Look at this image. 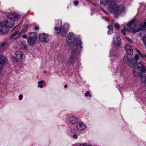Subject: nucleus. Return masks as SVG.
Masks as SVG:
<instances>
[{"mask_svg": "<svg viewBox=\"0 0 146 146\" xmlns=\"http://www.w3.org/2000/svg\"><path fill=\"white\" fill-rule=\"evenodd\" d=\"M7 43L6 42H3L0 44V51L1 52H3L5 50L7 47Z\"/></svg>", "mask_w": 146, "mask_h": 146, "instance_id": "obj_15", "label": "nucleus"}, {"mask_svg": "<svg viewBox=\"0 0 146 146\" xmlns=\"http://www.w3.org/2000/svg\"><path fill=\"white\" fill-rule=\"evenodd\" d=\"M113 52L112 50H111L110 51V55L111 56H112L113 57H117V56L116 54H114L113 53H112Z\"/></svg>", "mask_w": 146, "mask_h": 146, "instance_id": "obj_24", "label": "nucleus"}, {"mask_svg": "<svg viewBox=\"0 0 146 146\" xmlns=\"http://www.w3.org/2000/svg\"><path fill=\"white\" fill-rule=\"evenodd\" d=\"M27 43L30 46H33L35 44L37 40V37L33 33H29L28 34Z\"/></svg>", "mask_w": 146, "mask_h": 146, "instance_id": "obj_7", "label": "nucleus"}, {"mask_svg": "<svg viewBox=\"0 0 146 146\" xmlns=\"http://www.w3.org/2000/svg\"><path fill=\"white\" fill-rule=\"evenodd\" d=\"M35 30L36 31L38 30L39 29V27L38 26H36L34 28Z\"/></svg>", "mask_w": 146, "mask_h": 146, "instance_id": "obj_31", "label": "nucleus"}, {"mask_svg": "<svg viewBox=\"0 0 146 146\" xmlns=\"http://www.w3.org/2000/svg\"><path fill=\"white\" fill-rule=\"evenodd\" d=\"M16 27H15V28H14L13 29V30H13L15 29V28Z\"/></svg>", "mask_w": 146, "mask_h": 146, "instance_id": "obj_47", "label": "nucleus"}, {"mask_svg": "<svg viewBox=\"0 0 146 146\" xmlns=\"http://www.w3.org/2000/svg\"><path fill=\"white\" fill-rule=\"evenodd\" d=\"M14 48H17V46H14Z\"/></svg>", "mask_w": 146, "mask_h": 146, "instance_id": "obj_46", "label": "nucleus"}, {"mask_svg": "<svg viewBox=\"0 0 146 146\" xmlns=\"http://www.w3.org/2000/svg\"><path fill=\"white\" fill-rule=\"evenodd\" d=\"M91 3L92 4V5H94V6H96V7H97V5L96 4V3L94 4L93 3H92V2Z\"/></svg>", "mask_w": 146, "mask_h": 146, "instance_id": "obj_42", "label": "nucleus"}, {"mask_svg": "<svg viewBox=\"0 0 146 146\" xmlns=\"http://www.w3.org/2000/svg\"><path fill=\"white\" fill-rule=\"evenodd\" d=\"M20 18L19 13H9L7 18L3 22H0V34L5 36L8 31V28H11L14 25L15 21L18 20Z\"/></svg>", "mask_w": 146, "mask_h": 146, "instance_id": "obj_2", "label": "nucleus"}, {"mask_svg": "<svg viewBox=\"0 0 146 146\" xmlns=\"http://www.w3.org/2000/svg\"><path fill=\"white\" fill-rule=\"evenodd\" d=\"M72 137L74 139H77V136L76 134H75L73 135Z\"/></svg>", "mask_w": 146, "mask_h": 146, "instance_id": "obj_30", "label": "nucleus"}, {"mask_svg": "<svg viewBox=\"0 0 146 146\" xmlns=\"http://www.w3.org/2000/svg\"><path fill=\"white\" fill-rule=\"evenodd\" d=\"M142 57L144 59H145L146 60V54L143 53V56H142Z\"/></svg>", "mask_w": 146, "mask_h": 146, "instance_id": "obj_37", "label": "nucleus"}, {"mask_svg": "<svg viewBox=\"0 0 146 146\" xmlns=\"http://www.w3.org/2000/svg\"><path fill=\"white\" fill-rule=\"evenodd\" d=\"M107 28L108 29V34H110L113 32V27L111 25H110L107 27Z\"/></svg>", "mask_w": 146, "mask_h": 146, "instance_id": "obj_16", "label": "nucleus"}, {"mask_svg": "<svg viewBox=\"0 0 146 146\" xmlns=\"http://www.w3.org/2000/svg\"><path fill=\"white\" fill-rule=\"evenodd\" d=\"M27 29H25V28L24 29H23V30H22L21 32V33H24V32L25 31L27 30Z\"/></svg>", "mask_w": 146, "mask_h": 146, "instance_id": "obj_38", "label": "nucleus"}, {"mask_svg": "<svg viewBox=\"0 0 146 146\" xmlns=\"http://www.w3.org/2000/svg\"><path fill=\"white\" fill-rule=\"evenodd\" d=\"M64 87L65 88H66L67 87V84L65 85L64 86Z\"/></svg>", "mask_w": 146, "mask_h": 146, "instance_id": "obj_43", "label": "nucleus"}, {"mask_svg": "<svg viewBox=\"0 0 146 146\" xmlns=\"http://www.w3.org/2000/svg\"><path fill=\"white\" fill-rule=\"evenodd\" d=\"M117 0H100L101 5L105 6L108 5L111 12L115 14H120L123 10L121 6H118L116 4Z\"/></svg>", "mask_w": 146, "mask_h": 146, "instance_id": "obj_3", "label": "nucleus"}, {"mask_svg": "<svg viewBox=\"0 0 146 146\" xmlns=\"http://www.w3.org/2000/svg\"><path fill=\"white\" fill-rule=\"evenodd\" d=\"M131 23H132V20L131 21H129V22L127 23L126 25V26L125 27H124L123 29H122L121 30V33L123 35H126L125 33V31H128L129 32H132L133 33H136V32H133L130 31H129V30L127 29H128V28L129 27H128V25L129 24V25H130L131 24Z\"/></svg>", "mask_w": 146, "mask_h": 146, "instance_id": "obj_12", "label": "nucleus"}, {"mask_svg": "<svg viewBox=\"0 0 146 146\" xmlns=\"http://www.w3.org/2000/svg\"><path fill=\"white\" fill-rule=\"evenodd\" d=\"M126 38L127 39V40L129 41L131 43H133V40L131 39V38H129L127 37H126Z\"/></svg>", "mask_w": 146, "mask_h": 146, "instance_id": "obj_28", "label": "nucleus"}, {"mask_svg": "<svg viewBox=\"0 0 146 146\" xmlns=\"http://www.w3.org/2000/svg\"><path fill=\"white\" fill-rule=\"evenodd\" d=\"M61 20L58 19L56 22L55 26L54 29L56 31H58L61 35L62 36H65L67 32L69 27L68 24H65L63 26H62Z\"/></svg>", "mask_w": 146, "mask_h": 146, "instance_id": "obj_5", "label": "nucleus"}, {"mask_svg": "<svg viewBox=\"0 0 146 146\" xmlns=\"http://www.w3.org/2000/svg\"><path fill=\"white\" fill-rule=\"evenodd\" d=\"M77 129L79 131H83L86 128V126L82 123L79 122H78L76 126Z\"/></svg>", "mask_w": 146, "mask_h": 146, "instance_id": "obj_11", "label": "nucleus"}, {"mask_svg": "<svg viewBox=\"0 0 146 146\" xmlns=\"http://www.w3.org/2000/svg\"><path fill=\"white\" fill-rule=\"evenodd\" d=\"M140 79L142 82L146 83V75L140 76Z\"/></svg>", "mask_w": 146, "mask_h": 146, "instance_id": "obj_18", "label": "nucleus"}, {"mask_svg": "<svg viewBox=\"0 0 146 146\" xmlns=\"http://www.w3.org/2000/svg\"><path fill=\"white\" fill-rule=\"evenodd\" d=\"M44 82V81L41 80V81H38V83L39 84H42Z\"/></svg>", "mask_w": 146, "mask_h": 146, "instance_id": "obj_33", "label": "nucleus"}, {"mask_svg": "<svg viewBox=\"0 0 146 146\" xmlns=\"http://www.w3.org/2000/svg\"><path fill=\"white\" fill-rule=\"evenodd\" d=\"M46 71H45L44 72V73H46Z\"/></svg>", "mask_w": 146, "mask_h": 146, "instance_id": "obj_48", "label": "nucleus"}, {"mask_svg": "<svg viewBox=\"0 0 146 146\" xmlns=\"http://www.w3.org/2000/svg\"><path fill=\"white\" fill-rule=\"evenodd\" d=\"M78 3V2L77 1H76L74 2V4L75 6H76L77 5Z\"/></svg>", "mask_w": 146, "mask_h": 146, "instance_id": "obj_32", "label": "nucleus"}, {"mask_svg": "<svg viewBox=\"0 0 146 146\" xmlns=\"http://www.w3.org/2000/svg\"><path fill=\"white\" fill-rule=\"evenodd\" d=\"M85 96L86 97H87L88 96L89 97H90L91 96V95L90 94V92L89 91H87L86 93L85 94Z\"/></svg>", "mask_w": 146, "mask_h": 146, "instance_id": "obj_25", "label": "nucleus"}, {"mask_svg": "<svg viewBox=\"0 0 146 146\" xmlns=\"http://www.w3.org/2000/svg\"><path fill=\"white\" fill-rule=\"evenodd\" d=\"M78 146H92V145L90 144H87L86 143H83L80 144Z\"/></svg>", "mask_w": 146, "mask_h": 146, "instance_id": "obj_23", "label": "nucleus"}, {"mask_svg": "<svg viewBox=\"0 0 146 146\" xmlns=\"http://www.w3.org/2000/svg\"><path fill=\"white\" fill-rule=\"evenodd\" d=\"M18 45L20 46H22L24 43H25V42L23 40H19L17 42Z\"/></svg>", "mask_w": 146, "mask_h": 146, "instance_id": "obj_19", "label": "nucleus"}, {"mask_svg": "<svg viewBox=\"0 0 146 146\" xmlns=\"http://www.w3.org/2000/svg\"><path fill=\"white\" fill-rule=\"evenodd\" d=\"M23 23V22H21L19 24L20 25H21Z\"/></svg>", "mask_w": 146, "mask_h": 146, "instance_id": "obj_45", "label": "nucleus"}, {"mask_svg": "<svg viewBox=\"0 0 146 146\" xmlns=\"http://www.w3.org/2000/svg\"><path fill=\"white\" fill-rule=\"evenodd\" d=\"M114 27L115 28L117 29H118L119 28V25L117 23L115 24Z\"/></svg>", "mask_w": 146, "mask_h": 146, "instance_id": "obj_26", "label": "nucleus"}, {"mask_svg": "<svg viewBox=\"0 0 146 146\" xmlns=\"http://www.w3.org/2000/svg\"><path fill=\"white\" fill-rule=\"evenodd\" d=\"M48 35L44 33L41 34L39 35V40L43 42H47L48 41Z\"/></svg>", "mask_w": 146, "mask_h": 146, "instance_id": "obj_9", "label": "nucleus"}, {"mask_svg": "<svg viewBox=\"0 0 146 146\" xmlns=\"http://www.w3.org/2000/svg\"><path fill=\"white\" fill-rule=\"evenodd\" d=\"M22 37L24 38H28L27 36L26 35H24L22 36Z\"/></svg>", "mask_w": 146, "mask_h": 146, "instance_id": "obj_36", "label": "nucleus"}, {"mask_svg": "<svg viewBox=\"0 0 146 146\" xmlns=\"http://www.w3.org/2000/svg\"><path fill=\"white\" fill-rule=\"evenodd\" d=\"M23 96L21 95H20L19 96V100H22L23 98Z\"/></svg>", "mask_w": 146, "mask_h": 146, "instance_id": "obj_35", "label": "nucleus"}, {"mask_svg": "<svg viewBox=\"0 0 146 146\" xmlns=\"http://www.w3.org/2000/svg\"><path fill=\"white\" fill-rule=\"evenodd\" d=\"M67 120L71 124L74 125L78 121L77 117L74 115H71L68 116Z\"/></svg>", "mask_w": 146, "mask_h": 146, "instance_id": "obj_10", "label": "nucleus"}, {"mask_svg": "<svg viewBox=\"0 0 146 146\" xmlns=\"http://www.w3.org/2000/svg\"><path fill=\"white\" fill-rule=\"evenodd\" d=\"M126 52L129 55H132L133 54V51L131 47L129 50H127Z\"/></svg>", "mask_w": 146, "mask_h": 146, "instance_id": "obj_20", "label": "nucleus"}, {"mask_svg": "<svg viewBox=\"0 0 146 146\" xmlns=\"http://www.w3.org/2000/svg\"><path fill=\"white\" fill-rule=\"evenodd\" d=\"M11 58L13 60L14 62H19V59H18L16 56L15 57L13 56H12L11 57Z\"/></svg>", "mask_w": 146, "mask_h": 146, "instance_id": "obj_21", "label": "nucleus"}, {"mask_svg": "<svg viewBox=\"0 0 146 146\" xmlns=\"http://www.w3.org/2000/svg\"><path fill=\"white\" fill-rule=\"evenodd\" d=\"M139 59V56L135 55V58H130L127 55L125 56L123 59V62H127L130 67L134 68L133 74L135 77H138L141 74L144 72L145 71L144 66L141 62H137Z\"/></svg>", "mask_w": 146, "mask_h": 146, "instance_id": "obj_1", "label": "nucleus"}, {"mask_svg": "<svg viewBox=\"0 0 146 146\" xmlns=\"http://www.w3.org/2000/svg\"><path fill=\"white\" fill-rule=\"evenodd\" d=\"M116 34H117V33H116V34H115V35H116Z\"/></svg>", "mask_w": 146, "mask_h": 146, "instance_id": "obj_49", "label": "nucleus"}, {"mask_svg": "<svg viewBox=\"0 0 146 146\" xmlns=\"http://www.w3.org/2000/svg\"><path fill=\"white\" fill-rule=\"evenodd\" d=\"M100 9L104 12L105 13H106V12L104 9H103L102 8L100 7Z\"/></svg>", "mask_w": 146, "mask_h": 146, "instance_id": "obj_40", "label": "nucleus"}, {"mask_svg": "<svg viewBox=\"0 0 146 146\" xmlns=\"http://www.w3.org/2000/svg\"><path fill=\"white\" fill-rule=\"evenodd\" d=\"M131 46L128 44H127L125 47V48L126 51L131 48Z\"/></svg>", "mask_w": 146, "mask_h": 146, "instance_id": "obj_22", "label": "nucleus"}, {"mask_svg": "<svg viewBox=\"0 0 146 146\" xmlns=\"http://www.w3.org/2000/svg\"><path fill=\"white\" fill-rule=\"evenodd\" d=\"M44 86V84H38V87L40 88H42Z\"/></svg>", "mask_w": 146, "mask_h": 146, "instance_id": "obj_29", "label": "nucleus"}, {"mask_svg": "<svg viewBox=\"0 0 146 146\" xmlns=\"http://www.w3.org/2000/svg\"><path fill=\"white\" fill-rule=\"evenodd\" d=\"M72 131V132H74V133H76L77 132V131L75 129H73Z\"/></svg>", "mask_w": 146, "mask_h": 146, "instance_id": "obj_41", "label": "nucleus"}, {"mask_svg": "<svg viewBox=\"0 0 146 146\" xmlns=\"http://www.w3.org/2000/svg\"><path fill=\"white\" fill-rule=\"evenodd\" d=\"M15 54L16 57L20 60H22L24 58L25 56L22 52L20 51H17L16 52Z\"/></svg>", "mask_w": 146, "mask_h": 146, "instance_id": "obj_13", "label": "nucleus"}, {"mask_svg": "<svg viewBox=\"0 0 146 146\" xmlns=\"http://www.w3.org/2000/svg\"><path fill=\"white\" fill-rule=\"evenodd\" d=\"M102 18L104 19L106 21H109L108 19L105 17H102Z\"/></svg>", "mask_w": 146, "mask_h": 146, "instance_id": "obj_34", "label": "nucleus"}, {"mask_svg": "<svg viewBox=\"0 0 146 146\" xmlns=\"http://www.w3.org/2000/svg\"><path fill=\"white\" fill-rule=\"evenodd\" d=\"M21 49L23 50H28V46L25 42V43H24L22 46Z\"/></svg>", "mask_w": 146, "mask_h": 146, "instance_id": "obj_17", "label": "nucleus"}, {"mask_svg": "<svg viewBox=\"0 0 146 146\" xmlns=\"http://www.w3.org/2000/svg\"><path fill=\"white\" fill-rule=\"evenodd\" d=\"M66 40L68 43L71 44V48L74 47L76 45V46H78V47L80 46L82 47V42L80 39L79 38L75 39L74 35L72 32L68 34L66 37Z\"/></svg>", "mask_w": 146, "mask_h": 146, "instance_id": "obj_6", "label": "nucleus"}, {"mask_svg": "<svg viewBox=\"0 0 146 146\" xmlns=\"http://www.w3.org/2000/svg\"><path fill=\"white\" fill-rule=\"evenodd\" d=\"M92 15H93V13H94L95 11V9H92Z\"/></svg>", "mask_w": 146, "mask_h": 146, "instance_id": "obj_39", "label": "nucleus"}, {"mask_svg": "<svg viewBox=\"0 0 146 146\" xmlns=\"http://www.w3.org/2000/svg\"><path fill=\"white\" fill-rule=\"evenodd\" d=\"M136 52L139 53V54L142 57V56H143V54H142L139 50H136Z\"/></svg>", "mask_w": 146, "mask_h": 146, "instance_id": "obj_27", "label": "nucleus"}, {"mask_svg": "<svg viewBox=\"0 0 146 146\" xmlns=\"http://www.w3.org/2000/svg\"><path fill=\"white\" fill-rule=\"evenodd\" d=\"M76 46V45L74 47L71 48L72 50L71 54L69 56L68 61L69 64L73 65L74 63L77 58L79 57V55L80 54L81 50L83 48V47H81V46Z\"/></svg>", "mask_w": 146, "mask_h": 146, "instance_id": "obj_4", "label": "nucleus"}, {"mask_svg": "<svg viewBox=\"0 0 146 146\" xmlns=\"http://www.w3.org/2000/svg\"><path fill=\"white\" fill-rule=\"evenodd\" d=\"M116 34L115 37L113 38L112 44L115 48L117 49L120 46V38L119 36L117 34Z\"/></svg>", "mask_w": 146, "mask_h": 146, "instance_id": "obj_8", "label": "nucleus"}, {"mask_svg": "<svg viewBox=\"0 0 146 146\" xmlns=\"http://www.w3.org/2000/svg\"><path fill=\"white\" fill-rule=\"evenodd\" d=\"M21 34L20 33L18 32V31H16L14 33L11 35L9 39H16Z\"/></svg>", "mask_w": 146, "mask_h": 146, "instance_id": "obj_14", "label": "nucleus"}, {"mask_svg": "<svg viewBox=\"0 0 146 146\" xmlns=\"http://www.w3.org/2000/svg\"><path fill=\"white\" fill-rule=\"evenodd\" d=\"M86 0L88 1H90V3H92V2L91 1L92 0Z\"/></svg>", "mask_w": 146, "mask_h": 146, "instance_id": "obj_44", "label": "nucleus"}]
</instances>
